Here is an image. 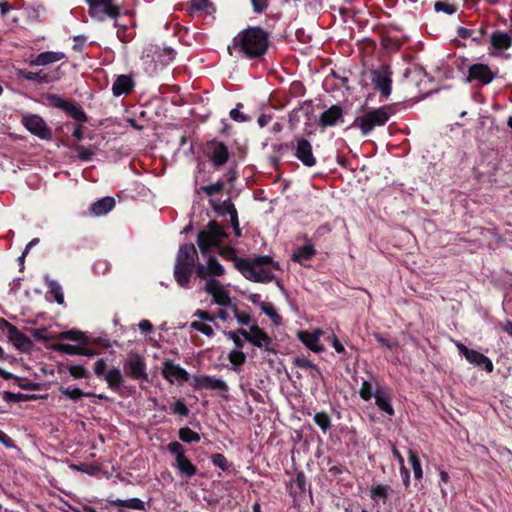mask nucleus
I'll return each mask as SVG.
<instances>
[{
  "instance_id": "obj_1",
  "label": "nucleus",
  "mask_w": 512,
  "mask_h": 512,
  "mask_svg": "<svg viewBox=\"0 0 512 512\" xmlns=\"http://www.w3.org/2000/svg\"><path fill=\"white\" fill-rule=\"evenodd\" d=\"M270 46V34L260 26H249L240 31L228 46V52H238L248 60L263 58Z\"/></svg>"
},
{
  "instance_id": "obj_2",
  "label": "nucleus",
  "mask_w": 512,
  "mask_h": 512,
  "mask_svg": "<svg viewBox=\"0 0 512 512\" xmlns=\"http://www.w3.org/2000/svg\"><path fill=\"white\" fill-rule=\"evenodd\" d=\"M229 234L223 226L216 220L208 222L205 229L199 231L197 235V245L203 256L210 253L212 247L219 249V254L225 260L233 261L235 268L239 271L246 264V258L237 256V251L232 246H223L222 240L228 238Z\"/></svg>"
},
{
  "instance_id": "obj_3",
  "label": "nucleus",
  "mask_w": 512,
  "mask_h": 512,
  "mask_svg": "<svg viewBox=\"0 0 512 512\" xmlns=\"http://www.w3.org/2000/svg\"><path fill=\"white\" fill-rule=\"evenodd\" d=\"M198 253L193 243H185L180 246L176 255L174 266V278L180 287L187 288L194 270L196 271Z\"/></svg>"
},
{
  "instance_id": "obj_4",
  "label": "nucleus",
  "mask_w": 512,
  "mask_h": 512,
  "mask_svg": "<svg viewBox=\"0 0 512 512\" xmlns=\"http://www.w3.org/2000/svg\"><path fill=\"white\" fill-rule=\"evenodd\" d=\"M394 113L395 109L393 105H384L376 109H371L357 117L352 126L359 128L361 134L366 136L376 127L384 126Z\"/></svg>"
},
{
  "instance_id": "obj_5",
  "label": "nucleus",
  "mask_w": 512,
  "mask_h": 512,
  "mask_svg": "<svg viewBox=\"0 0 512 512\" xmlns=\"http://www.w3.org/2000/svg\"><path fill=\"white\" fill-rule=\"evenodd\" d=\"M44 104L64 111L78 123H86L88 116L81 105L75 100H67L58 94L48 93L44 96Z\"/></svg>"
},
{
  "instance_id": "obj_6",
  "label": "nucleus",
  "mask_w": 512,
  "mask_h": 512,
  "mask_svg": "<svg viewBox=\"0 0 512 512\" xmlns=\"http://www.w3.org/2000/svg\"><path fill=\"white\" fill-rule=\"evenodd\" d=\"M166 449L175 456V463L173 464L179 472L190 479L197 473V467L186 456V449L178 441H172L167 444Z\"/></svg>"
},
{
  "instance_id": "obj_7",
  "label": "nucleus",
  "mask_w": 512,
  "mask_h": 512,
  "mask_svg": "<svg viewBox=\"0 0 512 512\" xmlns=\"http://www.w3.org/2000/svg\"><path fill=\"white\" fill-rule=\"evenodd\" d=\"M91 18L103 21L106 17L116 19L120 15V7L116 0H85Z\"/></svg>"
},
{
  "instance_id": "obj_8",
  "label": "nucleus",
  "mask_w": 512,
  "mask_h": 512,
  "mask_svg": "<svg viewBox=\"0 0 512 512\" xmlns=\"http://www.w3.org/2000/svg\"><path fill=\"white\" fill-rule=\"evenodd\" d=\"M371 81L382 99H387L392 91V71L388 65H381L371 71Z\"/></svg>"
},
{
  "instance_id": "obj_9",
  "label": "nucleus",
  "mask_w": 512,
  "mask_h": 512,
  "mask_svg": "<svg viewBox=\"0 0 512 512\" xmlns=\"http://www.w3.org/2000/svg\"><path fill=\"white\" fill-rule=\"evenodd\" d=\"M496 77V73L484 63H475L468 67L465 78L466 83H477L479 86L490 84Z\"/></svg>"
},
{
  "instance_id": "obj_10",
  "label": "nucleus",
  "mask_w": 512,
  "mask_h": 512,
  "mask_svg": "<svg viewBox=\"0 0 512 512\" xmlns=\"http://www.w3.org/2000/svg\"><path fill=\"white\" fill-rule=\"evenodd\" d=\"M23 126L33 135L42 140L52 139V130L44 119L37 114H28L22 118Z\"/></svg>"
},
{
  "instance_id": "obj_11",
  "label": "nucleus",
  "mask_w": 512,
  "mask_h": 512,
  "mask_svg": "<svg viewBox=\"0 0 512 512\" xmlns=\"http://www.w3.org/2000/svg\"><path fill=\"white\" fill-rule=\"evenodd\" d=\"M208 157L214 167L224 166L230 157V152L224 142L213 139L207 142Z\"/></svg>"
},
{
  "instance_id": "obj_12",
  "label": "nucleus",
  "mask_w": 512,
  "mask_h": 512,
  "mask_svg": "<svg viewBox=\"0 0 512 512\" xmlns=\"http://www.w3.org/2000/svg\"><path fill=\"white\" fill-rule=\"evenodd\" d=\"M191 386L194 390L208 389L216 390L220 393H227L229 391L225 381L209 375H194Z\"/></svg>"
},
{
  "instance_id": "obj_13",
  "label": "nucleus",
  "mask_w": 512,
  "mask_h": 512,
  "mask_svg": "<svg viewBox=\"0 0 512 512\" xmlns=\"http://www.w3.org/2000/svg\"><path fill=\"white\" fill-rule=\"evenodd\" d=\"M125 373L136 380H148L146 363L138 353L131 354L124 363Z\"/></svg>"
},
{
  "instance_id": "obj_14",
  "label": "nucleus",
  "mask_w": 512,
  "mask_h": 512,
  "mask_svg": "<svg viewBox=\"0 0 512 512\" xmlns=\"http://www.w3.org/2000/svg\"><path fill=\"white\" fill-rule=\"evenodd\" d=\"M250 332L251 335L248 338V342L265 351L276 352L273 339L262 328L254 324L250 327Z\"/></svg>"
},
{
  "instance_id": "obj_15",
  "label": "nucleus",
  "mask_w": 512,
  "mask_h": 512,
  "mask_svg": "<svg viewBox=\"0 0 512 512\" xmlns=\"http://www.w3.org/2000/svg\"><path fill=\"white\" fill-rule=\"evenodd\" d=\"M239 271L247 280L252 282L268 283L274 279V275L270 271L261 267H254L250 263V259L246 260L243 269L241 268Z\"/></svg>"
},
{
  "instance_id": "obj_16",
  "label": "nucleus",
  "mask_w": 512,
  "mask_h": 512,
  "mask_svg": "<svg viewBox=\"0 0 512 512\" xmlns=\"http://www.w3.org/2000/svg\"><path fill=\"white\" fill-rule=\"evenodd\" d=\"M162 375L171 384L175 381L187 382L190 379V374L184 368L169 359L163 362Z\"/></svg>"
},
{
  "instance_id": "obj_17",
  "label": "nucleus",
  "mask_w": 512,
  "mask_h": 512,
  "mask_svg": "<svg viewBox=\"0 0 512 512\" xmlns=\"http://www.w3.org/2000/svg\"><path fill=\"white\" fill-rule=\"evenodd\" d=\"M207 266L198 263L196 267V275L200 279H206L208 276H222L225 273L224 267L218 262L215 256L208 253Z\"/></svg>"
},
{
  "instance_id": "obj_18",
  "label": "nucleus",
  "mask_w": 512,
  "mask_h": 512,
  "mask_svg": "<svg viewBox=\"0 0 512 512\" xmlns=\"http://www.w3.org/2000/svg\"><path fill=\"white\" fill-rule=\"evenodd\" d=\"M294 155L306 167H313L317 162L313 155L311 143L303 137L297 139Z\"/></svg>"
},
{
  "instance_id": "obj_19",
  "label": "nucleus",
  "mask_w": 512,
  "mask_h": 512,
  "mask_svg": "<svg viewBox=\"0 0 512 512\" xmlns=\"http://www.w3.org/2000/svg\"><path fill=\"white\" fill-rule=\"evenodd\" d=\"M374 398L375 404L381 411L385 412L389 416H393L395 414L394 408L391 404V394L386 386L377 385Z\"/></svg>"
},
{
  "instance_id": "obj_20",
  "label": "nucleus",
  "mask_w": 512,
  "mask_h": 512,
  "mask_svg": "<svg viewBox=\"0 0 512 512\" xmlns=\"http://www.w3.org/2000/svg\"><path fill=\"white\" fill-rule=\"evenodd\" d=\"M287 489L289 496L293 499L294 506H296L297 498L304 494L307 489L311 493L310 486L307 485L306 475L303 471L296 473V478L290 482Z\"/></svg>"
},
{
  "instance_id": "obj_21",
  "label": "nucleus",
  "mask_w": 512,
  "mask_h": 512,
  "mask_svg": "<svg viewBox=\"0 0 512 512\" xmlns=\"http://www.w3.org/2000/svg\"><path fill=\"white\" fill-rule=\"evenodd\" d=\"M343 118V108L336 104L325 110L319 117L318 125L322 128L332 127Z\"/></svg>"
},
{
  "instance_id": "obj_22",
  "label": "nucleus",
  "mask_w": 512,
  "mask_h": 512,
  "mask_svg": "<svg viewBox=\"0 0 512 512\" xmlns=\"http://www.w3.org/2000/svg\"><path fill=\"white\" fill-rule=\"evenodd\" d=\"M135 88V81L131 75H118L112 85V93L115 97L130 94Z\"/></svg>"
},
{
  "instance_id": "obj_23",
  "label": "nucleus",
  "mask_w": 512,
  "mask_h": 512,
  "mask_svg": "<svg viewBox=\"0 0 512 512\" xmlns=\"http://www.w3.org/2000/svg\"><path fill=\"white\" fill-rule=\"evenodd\" d=\"M17 75H18V77H20L22 79L40 83V84H44V83L48 84V83H51V82H54L55 80H57L56 76H54L53 74L47 73L44 70H39L38 72H32L27 69H19L17 72Z\"/></svg>"
},
{
  "instance_id": "obj_24",
  "label": "nucleus",
  "mask_w": 512,
  "mask_h": 512,
  "mask_svg": "<svg viewBox=\"0 0 512 512\" xmlns=\"http://www.w3.org/2000/svg\"><path fill=\"white\" fill-rule=\"evenodd\" d=\"M9 341L20 351L29 352L33 348L31 339L15 327L8 334Z\"/></svg>"
},
{
  "instance_id": "obj_25",
  "label": "nucleus",
  "mask_w": 512,
  "mask_h": 512,
  "mask_svg": "<svg viewBox=\"0 0 512 512\" xmlns=\"http://www.w3.org/2000/svg\"><path fill=\"white\" fill-rule=\"evenodd\" d=\"M491 47L496 51L507 50L512 46V33L495 31L490 37Z\"/></svg>"
},
{
  "instance_id": "obj_26",
  "label": "nucleus",
  "mask_w": 512,
  "mask_h": 512,
  "mask_svg": "<svg viewBox=\"0 0 512 512\" xmlns=\"http://www.w3.org/2000/svg\"><path fill=\"white\" fill-rule=\"evenodd\" d=\"M115 204V199L113 197L107 196L94 202L90 206V212L95 216L105 215L115 207Z\"/></svg>"
},
{
  "instance_id": "obj_27",
  "label": "nucleus",
  "mask_w": 512,
  "mask_h": 512,
  "mask_svg": "<svg viewBox=\"0 0 512 512\" xmlns=\"http://www.w3.org/2000/svg\"><path fill=\"white\" fill-rule=\"evenodd\" d=\"M391 492H393V489L388 484L372 485L370 488V498L376 503L382 502L386 504Z\"/></svg>"
},
{
  "instance_id": "obj_28",
  "label": "nucleus",
  "mask_w": 512,
  "mask_h": 512,
  "mask_svg": "<svg viewBox=\"0 0 512 512\" xmlns=\"http://www.w3.org/2000/svg\"><path fill=\"white\" fill-rule=\"evenodd\" d=\"M466 360L471 364L483 368L487 373H491L494 369L490 358L476 350H473L469 356L466 355Z\"/></svg>"
},
{
  "instance_id": "obj_29",
  "label": "nucleus",
  "mask_w": 512,
  "mask_h": 512,
  "mask_svg": "<svg viewBox=\"0 0 512 512\" xmlns=\"http://www.w3.org/2000/svg\"><path fill=\"white\" fill-rule=\"evenodd\" d=\"M59 392L74 402H77L79 399H81L84 396L97 397L101 400H103V399L107 400V397L103 394L96 395V394L90 393V392H83L79 388H69V387L61 386V387H59Z\"/></svg>"
},
{
  "instance_id": "obj_30",
  "label": "nucleus",
  "mask_w": 512,
  "mask_h": 512,
  "mask_svg": "<svg viewBox=\"0 0 512 512\" xmlns=\"http://www.w3.org/2000/svg\"><path fill=\"white\" fill-rule=\"evenodd\" d=\"M65 54L62 52L45 51L36 56L35 59L31 60L30 65L43 66L50 63H54L62 60Z\"/></svg>"
},
{
  "instance_id": "obj_31",
  "label": "nucleus",
  "mask_w": 512,
  "mask_h": 512,
  "mask_svg": "<svg viewBox=\"0 0 512 512\" xmlns=\"http://www.w3.org/2000/svg\"><path fill=\"white\" fill-rule=\"evenodd\" d=\"M298 337L301 342L313 352H320L323 347L319 344V334L308 331H300Z\"/></svg>"
},
{
  "instance_id": "obj_32",
  "label": "nucleus",
  "mask_w": 512,
  "mask_h": 512,
  "mask_svg": "<svg viewBox=\"0 0 512 512\" xmlns=\"http://www.w3.org/2000/svg\"><path fill=\"white\" fill-rule=\"evenodd\" d=\"M316 254L314 246L307 243L299 247L292 255V260L299 264H303L304 261L310 260Z\"/></svg>"
},
{
  "instance_id": "obj_33",
  "label": "nucleus",
  "mask_w": 512,
  "mask_h": 512,
  "mask_svg": "<svg viewBox=\"0 0 512 512\" xmlns=\"http://www.w3.org/2000/svg\"><path fill=\"white\" fill-rule=\"evenodd\" d=\"M108 504L113 507H125L129 509H135V510H145L144 502L139 498H130L127 500H121V499H109L107 500Z\"/></svg>"
},
{
  "instance_id": "obj_34",
  "label": "nucleus",
  "mask_w": 512,
  "mask_h": 512,
  "mask_svg": "<svg viewBox=\"0 0 512 512\" xmlns=\"http://www.w3.org/2000/svg\"><path fill=\"white\" fill-rule=\"evenodd\" d=\"M105 380L108 387L114 391H118L124 382L121 371L115 367L105 374Z\"/></svg>"
},
{
  "instance_id": "obj_35",
  "label": "nucleus",
  "mask_w": 512,
  "mask_h": 512,
  "mask_svg": "<svg viewBox=\"0 0 512 512\" xmlns=\"http://www.w3.org/2000/svg\"><path fill=\"white\" fill-rule=\"evenodd\" d=\"M457 35H458V37H460L462 39L471 38L474 42L479 44L483 38L484 31L482 29L476 30V29H469L466 27H458Z\"/></svg>"
},
{
  "instance_id": "obj_36",
  "label": "nucleus",
  "mask_w": 512,
  "mask_h": 512,
  "mask_svg": "<svg viewBox=\"0 0 512 512\" xmlns=\"http://www.w3.org/2000/svg\"><path fill=\"white\" fill-rule=\"evenodd\" d=\"M3 399L6 402H26V401H34L38 399V396L35 394H23V393H13L10 391H4L2 393Z\"/></svg>"
},
{
  "instance_id": "obj_37",
  "label": "nucleus",
  "mask_w": 512,
  "mask_h": 512,
  "mask_svg": "<svg viewBox=\"0 0 512 512\" xmlns=\"http://www.w3.org/2000/svg\"><path fill=\"white\" fill-rule=\"evenodd\" d=\"M189 6L192 15L197 12L210 13V9L215 10L213 3L209 0H191Z\"/></svg>"
},
{
  "instance_id": "obj_38",
  "label": "nucleus",
  "mask_w": 512,
  "mask_h": 512,
  "mask_svg": "<svg viewBox=\"0 0 512 512\" xmlns=\"http://www.w3.org/2000/svg\"><path fill=\"white\" fill-rule=\"evenodd\" d=\"M313 420L323 433H326L332 427L331 418L325 411L315 413Z\"/></svg>"
},
{
  "instance_id": "obj_39",
  "label": "nucleus",
  "mask_w": 512,
  "mask_h": 512,
  "mask_svg": "<svg viewBox=\"0 0 512 512\" xmlns=\"http://www.w3.org/2000/svg\"><path fill=\"white\" fill-rule=\"evenodd\" d=\"M225 187V182L221 179H219L217 182L210 184V185H203L200 186L198 189H196V193L203 192L207 196L212 197L221 191H223Z\"/></svg>"
},
{
  "instance_id": "obj_40",
  "label": "nucleus",
  "mask_w": 512,
  "mask_h": 512,
  "mask_svg": "<svg viewBox=\"0 0 512 512\" xmlns=\"http://www.w3.org/2000/svg\"><path fill=\"white\" fill-rule=\"evenodd\" d=\"M178 437L184 443H197L200 441V435L189 427H182L178 430Z\"/></svg>"
},
{
  "instance_id": "obj_41",
  "label": "nucleus",
  "mask_w": 512,
  "mask_h": 512,
  "mask_svg": "<svg viewBox=\"0 0 512 512\" xmlns=\"http://www.w3.org/2000/svg\"><path fill=\"white\" fill-rule=\"evenodd\" d=\"M61 338L78 342L80 345H87L89 343V338L82 331L78 330L62 332Z\"/></svg>"
},
{
  "instance_id": "obj_42",
  "label": "nucleus",
  "mask_w": 512,
  "mask_h": 512,
  "mask_svg": "<svg viewBox=\"0 0 512 512\" xmlns=\"http://www.w3.org/2000/svg\"><path fill=\"white\" fill-rule=\"evenodd\" d=\"M408 460L412 466L414 478L416 480H421L423 477V470L417 453L410 449L408 452Z\"/></svg>"
},
{
  "instance_id": "obj_43",
  "label": "nucleus",
  "mask_w": 512,
  "mask_h": 512,
  "mask_svg": "<svg viewBox=\"0 0 512 512\" xmlns=\"http://www.w3.org/2000/svg\"><path fill=\"white\" fill-rule=\"evenodd\" d=\"M250 263L253 264L254 267L262 268L263 266H271L276 270L280 269L279 263L274 261L273 258L268 255L256 256L250 260Z\"/></svg>"
},
{
  "instance_id": "obj_44",
  "label": "nucleus",
  "mask_w": 512,
  "mask_h": 512,
  "mask_svg": "<svg viewBox=\"0 0 512 512\" xmlns=\"http://www.w3.org/2000/svg\"><path fill=\"white\" fill-rule=\"evenodd\" d=\"M80 347V345H72L67 343H57L52 346L53 350L67 355H80Z\"/></svg>"
},
{
  "instance_id": "obj_45",
  "label": "nucleus",
  "mask_w": 512,
  "mask_h": 512,
  "mask_svg": "<svg viewBox=\"0 0 512 512\" xmlns=\"http://www.w3.org/2000/svg\"><path fill=\"white\" fill-rule=\"evenodd\" d=\"M48 289H49L48 292L51 295H53L55 301L58 304H63L64 303V294H63V291H62V287L60 286V284L57 281H54V280L49 281L48 282Z\"/></svg>"
},
{
  "instance_id": "obj_46",
  "label": "nucleus",
  "mask_w": 512,
  "mask_h": 512,
  "mask_svg": "<svg viewBox=\"0 0 512 512\" xmlns=\"http://www.w3.org/2000/svg\"><path fill=\"white\" fill-rule=\"evenodd\" d=\"M210 459L214 466L220 468L224 472L229 471L231 463H229V461L223 454L214 453L211 455Z\"/></svg>"
},
{
  "instance_id": "obj_47",
  "label": "nucleus",
  "mask_w": 512,
  "mask_h": 512,
  "mask_svg": "<svg viewBox=\"0 0 512 512\" xmlns=\"http://www.w3.org/2000/svg\"><path fill=\"white\" fill-rule=\"evenodd\" d=\"M213 297V302L220 306H230L231 305V298L228 293V291L223 287L216 291L215 295Z\"/></svg>"
},
{
  "instance_id": "obj_48",
  "label": "nucleus",
  "mask_w": 512,
  "mask_h": 512,
  "mask_svg": "<svg viewBox=\"0 0 512 512\" xmlns=\"http://www.w3.org/2000/svg\"><path fill=\"white\" fill-rule=\"evenodd\" d=\"M275 324H279L281 316L277 313L274 305L270 302H263L260 308Z\"/></svg>"
},
{
  "instance_id": "obj_49",
  "label": "nucleus",
  "mask_w": 512,
  "mask_h": 512,
  "mask_svg": "<svg viewBox=\"0 0 512 512\" xmlns=\"http://www.w3.org/2000/svg\"><path fill=\"white\" fill-rule=\"evenodd\" d=\"M11 380H14L15 383L23 390L37 391L41 388L40 383L29 381L26 378L16 376V378H12Z\"/></svg>"
},
{
  "instance_id": "obj_50",
  "label": "nucleus",
  "mask_w": 512,
  "mask_h": 512,
  "mask_svg": "<svg viewBox=\"0 0 512 512\" xmlns=\"http://www.w3.org/2000/svg\"><path fill=\"white\" fill-rule=\"evenodd\" d=\"M74 150L77 152V157L79 158V160L83 162L91 161L95 154L92 148L85 147L82 145H76Z\"/></svg>"
},
{
  "instance_id": "obj_51",
  "label": "nucleus",
  "mask_w": 512,
  "mask_h": 512,
  "mask_svg": "<svg viewBox=\"0 0 512 512\" xmlns=\"http://www.w3.org/2000/svg\"><path fill=\"white\" fill-rule=\"evenodd\" d=\"M375 391L370 381L364 380L359 390V396L364 401H370L374 397Z\"/></svg>"
},
{
  "instance_id": "obj_52",
  "label": "nucleus",
  "mask_w": 512,
  "mask_h": 512,
  "mask_svg": "<svg viewBox=\"0 0 512 512\" xmlns=\"http://www.w3.org/2000/svg\"><path fill=\"white\" fill-rule=\"evenodd\" d=\"M229 361L235 366H242L246 362V355L239 349L232 350L228 355Z\"/></svg>"
},
{
  "instance_id": "obj_53",
  "label": "nucleus",
  "mask_w": 512,
  "mask_h": 512,
  "mask_svg": "<svg viewBox=\"0 0 512 512\" xmlns=\"http://www.w3.org/2000/svg\"><path fill=\"white\" fill-rule=\"evenodd\" d=\"M191 327L196 331L203 333L207 337L212 338L215 335L213 328L202 321H193L191 323Z\"/></svg>"
},
{
  "instance_id": "obj_54",
  "label": "nucleus",
  "mask_w": 512,
  "mask_h": 512,
  "mask_svg": "<svg viewBox=\"0 0 512 512\" xmlns=\"http://www.w3.org/2000/svg\"><path fill=\"white\" fill-rule=\"evenodd\" d=\"M68 371L74 379H82L89 376V371L83 365H71Z\"/></svg>"
},
{
  "instance_id": "obj_55",
  "label": "nucleus",
  "mask_w": 512,
  "mask_h": 512,
  "mask_svg": "<svg viewBox=\"0 0 512 512\" xmlns=\"http://www.w3.org/2000/svg\"><path fill=\"white\" fill-rule=\"evenodd\" d=\"M170 410L173 414L181 417H187L189 415V409L181 399L175 401V403L170 407Z\"/></svg>"
},
{
  "instance_id": "obj_56",
  "label": "nucleus",
  "mask_w": 512,
  "mask_h": 512,
  "mask_svg": "<svg viewBox=\"0 0 512 512\" xmlns=\"http://www.w3.org/2000/svg\"><path fill=\"white\" fill-rule=\"evenodd\" d=\"M210 204L213 207L214 211L219 215H226L230 210V207L234 205L230 198L224 200L220 204H214V202L210 200Z\"/></svg>"
},
{
  "instance_id": "obj_57",
  "label": "nucleus",
  "mask_w": 512,
  "mask_h": 512,
  "mask_svg": "<svg viewBox=\"0 0 512 512\" xmlns=\"http://www.w3.org/2000/svg\"><path fill=\"white\" fill-rule=\"evenodd\" d=\"M305 92L306 88L301 81H293L289 86V93L292 97H301Z\"/></svg>"
},
{
  "instance_id": "obj_58",
  "label": "nucleus",
  "mask_w": 512,
  "mask_h": 512,
  "mask_svg": "<svg viewBox=\"0 0 512 512\" xmlns=\"http://www.w3.org/2000/svg\"><path fill=\"white\" fill-rule=\"evenodd\" d=\"M240 108H243L242 103H237L236 108L232 109L229 113L231 119L236 122L242 123L248 120V116L240 111Z\"/></svg>"
},
{
  "instance_id": "obj_59",
  "label": "nucleus",
  "mask_w": 512,
  "mask_h": 512,
  "mask_svg": "<svg viewBox=\"0 0 512 512\" xmlns=\"http://www.w3.org/2000/svg\"><path fill=\"white\" fill-rule=\"evenodd\" d=\"M434 9L436 12H444L448 15H452L457 10L455 5L449 4L446 2H442V1H437L434 4Z\"/></svg>"
},
{
  "instance_id": "obj_60",
  "label": "nucleus",
  "mask_w": 512,
  "mask_h": 512,
  "mask_svg": "<svg viewBox=\"0 0 512 512\" xmlns=\"http://www.w3.org/2000/svg\"><path fill=\"white\" fill-rule=\"evenodd\" d=\"M233 312L239 324L248 325L251 322L250 313L240 312L236 305H233Z\"/></svg>"
},
{
  "instance_id": "obj_61",
  "label": "nucleus",
  "mask_w": 512,
  "mask_h": 512,
  "mask_svg": "<svg viewBox=\"0 0 512 512\" xmlns=\"http://www.w3.org/2000/svg\"><path fill=\"white\" fill-rule=\"evenodd\" d=\"M374 338L381 346H383L389 350H393L394 348H396L398 346L397 341H390L379 333L374 334Z\"/></svg>"
},
{
  "instance_id": "obj_62",
  "label": "nucleus",
  "mask_w": 512,
  "mask_h": 512,
  "mask_svg": "<svg viewBox=\"0 0 512 512\" xmlns=\"http://www.w3.org/2000/svg\"><path fill=\"white\" fill-rule=\"evenodd\" d=\"M223 288V285L216 279H210L205 285V291L211 296L215 295L216 291Z\"/></svg>"
},
{
  "instance_id": "obj_63",
  "label": "nucleus",
  "mask_w": 512,
  "mask_h": 512,
  "mask_svg": "<svg viewBox=\"0 0 512 512\" xmlns=\"http://www.w3.org/2000/svg\"><path fill=\"white\" fill-rule=\"evenodd\" d=\"M293 363L295 366L303 369H311V367L314 365L312 361H310L305 356H297L293 359Z\"/></svg>"
},
{
  "instance_id": "obj_64",
  "label": "nucleus",
  "mask_w": 512,
  "mask_h": 512,
  "mask_svg": "<svg viewBox=\"0 0 512 512\" xmlns=\"http://www.w3.org/2000/svg\"><path fill=\"white\" fill-rule=\"evenodd\" d=\"M255 13H263L269 6V0H250Z\"/></svg>"
}]
</instances>
